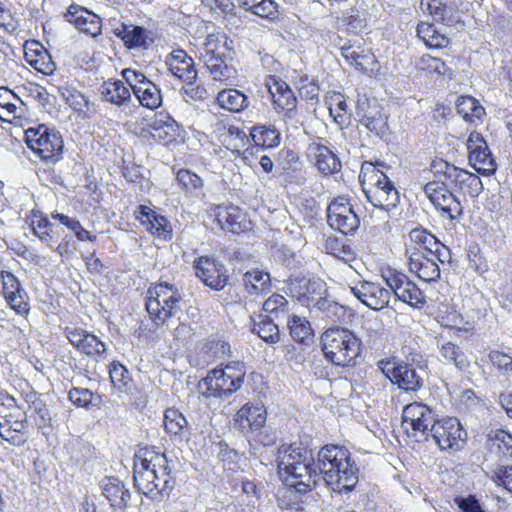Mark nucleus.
I'll list each match as a JSON object with an SVG mask.
<instances>
[{"label":"nucleus","instance_id":"nucleus-1","mask_svg":"<svg viewBox=\"0 0 512 512\" xmlns=\"http://www.w3.org/2000/svg\"><path fill=\"white\" fill-rule=\"evenodd\" d=\"M170 472L165 454L145 451L136 456L134 485L153 501H163L169 497L175 484Z\"/></svg>","mask_w":512,"mask_h":512},{"label":"nucleus","instance_id":"nucleus-2","mask_svg":"<svg viewBox=\"0 0 512 512\" xmlns=\"http://www.w3.org/2000/svg\"><path fill=\"white\" fill-rule=\"evenodd\" d=\"M321 481L334 492H350L358 482V468L349 451L338 445H326L318 452Z\"/></svg>","mask_w":512,"mask_h":512},{"label":"nucleus","instance_id":"nucleus-3","mask_svg":"<svg viewBox=\"0 0 512 512\" xmlns=\"http://www.w3.org/2000/svg\"><path fill=\"white\" fill-rule=\"evenodd\" d=\"M278 467L286 485L301 494L313 490L321 481L312 453L296 445L282 447L279 450Z\"/></svg>","mask_w":512,"mask_h":512},{"label":"nucleus","instance_id":"nucleus-4","mask_svg":"<svg viewBox=\"0 0 512 512\" xmlns=\"http://www.w3.org/2000/svg\"><path fill=\"white\" fill-rule=\"evenodd\" d=\"M382 164L364 162L359 175L367 200L376 208L390 212L400 202V194L394 182L379 168Z\"/></svg>","mask_w":512,"mask_h":512},{"label":"nucleus","instance_id":"nucleus-5","mask_svg":"<svg viewBox=\"0 0 512 512\" xmlns=\"http://www.w3.org/2000/svg\"><path fill=\"white\" fill-rule=\"evenodd\" d=\"M245 374L246 369L241 362H231L224 368H215L199 381V393L205 398H227L241 388Z\"/></svg>","mask_w":512,"mask_h":512},{"label":"nucleus","instance_id":"nucleus-6","mask_svg":"<svg viewBox=\"0 0 512 512\" xmlns=\"http://www.w3.org/2000/svg\"><path fill=\"white\" fill-rule=\"evenodd\" d=\"M321 343L325 358L334 365L351 366L360 354V342L348 329H327L321 335Z\"/></svg>","mask_w":512,"mask_h":512},{"label":"nucleus","instance_id":"nucleus-7","mask_svg":"<svg viewBox=\"0 0 512 512\" xmlns=\"http://www.w3.org/2000/svg\"><path fill=\"white\" fill-rule=\"evenodd\" d=\"M146 310L157 325H162L179 310L182 300L178 289L169 283H159L147 292Z\"/></svg>","mask_w":512,"mask_h":512},{"label":"nucleus","instance_id":"nucleus-8","mask_svg":"<svg viewBox=\"0 0 512 512\" xmlns=\"http://www.w3.org/2000/svg\"><path fill=\"white\" fill-rule=\"evenodd\" d=\"M431 169L435 176L444 177L445 181L457 187L463 194L472 198L478 197L483 190L479 176L461 169L445 160L433 161Z\"/></svg>","mask_w":512,"mask_h":512},{"label":"nucleus","instance_id":"nucleus-9","mask_svg":"<svg viewBox=\"0 0 512 512\" xmlns=\"http://www.w3.org/2000/svg\"><path fill=\"white\" fill-rule=\"evenodd\" d=\"M0 437L15 446H21L29 438L27 411L20 406L0 407Z\"/></svg>","mask_w":512,"mask_h":512},{"label":"nucleus","instance_id":"nucleus-10","mask_svg":"<svg viewBox=\"0 0 512 512\" xmlns=\"http://www.w3.org/2000/svg\"><path fill=\"white\" fill-rule=\"evenodd\" d=\"M27 145L43 160L56 161L63 152V140L59 132L45 125L29 128L25 132Z\"/></svg>","mask_w":512,"mask_h":512},{"label":"nucleus","instance_id":"nucleus-11","mask_svg":"<svg viewBox=\"0 0 512 512\" xmlns=\"http://www.w3.org/2000/svg\"><path fill=\"white\" fill-rule=\"evenodd\" d=\"M436 420L434 413L425 404L413 402L406 405L402 412V427L408 436L416 441L427 440L430 428Z\"/></svg>","mask_w":512,"mask_h":512},{"label":"nucleus","instance_id":"nucleus-12","mask_svg":"<svg viewBox=\"0 0 512 512\" xmlns=\"http://www.w3.org/2000/svg\"><path fill=\"white\" fill-rule=\"evenodd\" d=\"M423 191L442 217L453 221L463 215L461 202L448 189V185L444 181H430L424 185Z\"/></svg>","mask_w":512,"mask_h":512},{"label":"nucleus","instance_id":"nucleus-13","mask_svg":"<svg viewBox=\"0 0 512 512\" xmlns=\"http://www.w3.org/2000/svg\"><path fill=\"white\" fill-rule=\"evenodd\" d=\"M441 450L459 451L466 443L467 433L457 418L437 420L430 428V434Z\"/></svg>","mask_w":512,"mask_h":512},{"label":"nucleus","instance_id":"nucleus-14","mask_svg":"<svg viewBox=\"0 0 512 512\" xmlns=\"http://www.w3.org/2000/svg\"><path fill=\"white\" fill-rule=\"evenodd\" d=\"M439 251L442 252V250ZM432 254L431 256L422 252H413L408 257L410 271L425 282L438 280L441 274L439 263L445 264L450 259L448 248L445 249V254L441 253L442 256L434 252Z\"/></svg>","mask_w":512,"mask_h":512},{"label":"nucleus","instance_id":"nucleus-15","mask_svg":"<svg viewBox=\"0 0 512 512\" xmlns=\"http://www.w3.org/2000/svg\"><path fill=\"white\" fill-rule=\"evenodd\" d=\"M466 146L469 163L477 172L484 175H491L496 171V161L480 133H470Z\"/></svg>","mask_w":512,"mask_h":512},{"label":"nucleus","instance_id":"nucleus-16","mask_svg":"<svg viewBox=\"0 0 512 512\" xmlns=\"http://www.w3.org/2000/svg\"><path fill=\"white\" fill-rule=\"evenodd\" d=\"M385 281L398 300L417 309H421L425 306V294L414 282L409 280L406 275L401 273L390 274L385 278Z\"/></svg>","mask_w":512,"mask_h":512},{"label":"nucleus","instance_id":"nucleus-17","mask_svg":"<svg viewBox=\"0 0 512 512\" xmlns=\"http://www.w3.org/2000/svg\"><path fill=\"white\" fill-rule=\"evenodd\" d=\"M351 293L365 306L373 310H381L388 306L392 290L384 288L381 284L360 281L350 287Z\"/></svg>","mask_w":512,"mask_h":512},{"label":"nucleus","instance_id":"nucleus-18","mask_svg":"<svg viewBox=\"0 0 512 512\" xmlns=\"http://www.w3.org/2000/svg\"><path fill=\"white\" fill-rule=\"evenodd\" d=\"M2 294L7 304L19 315L29 313L27 294L19 279L10 271L1 270Z\"/></svg>","mask_w":512,"mask_h":512},{"label":"nucleus","instance_id":"nucleus-19","mask_svg":"<svg viewBox=\"0 0 512 512\" xmlns=\"http://www.w3.org/2000/svg\"><path fill=\"white\" fill-rule=\"evenodd\" d=\"M268 92L272 98L273 107L277 113H284L287 118L293 117L297 99L288 84L274 77H270L266 83Z\"/></svg>","mask_w":512,"mask_h":512},{"label":"nucleus","instance_id":"nucleus-20","mask_svg":"<svg viewBox=\"0 0 512 512\" xmlns=\"http://www.w3.org/2000/svg\"><path fill=\"white\" fill-rule=\"evenodd\" d=\"M196 276L207 286L215 290L223 289L228 280L225 266L219 261L202 256L195 264Z\"/></svg>","mask_w":512,"mask_h":512},{"label":"nucleus","instance_id":"nucleus-21","mask_svg":"<svg viewBox=\"0 0 512 512\" xmlns=\"http://www.w3.org/2000/svg\"><path fill=\"white\" fill-rule=\"evenodd\" d=\"M307 155L310 162L324 175L334 174L341 169V162L337 155L321 143H310L307 148Z\"/></svg>","mask_w":512,"mask_h":512},{"label":"nucleus","instance_id":"nucleus-22","mask_svg":"<svg viewBox=\"0 0 512 512\" xmlns=\"http://www.w3.org/2000/svg\"><path fill=\"white\" fill-rule=\"evenodd\" d=\"M235 422L243 433L257 435L265 426L266 409L264 406L245 404L237 411Z\"/></svg>","mask_w":512,"mask_h":512},{"label":"nucleus","instance_id":"nucleus-23","mask_svg":"<svg viewBox=\"0 0 512 512\" xmlns=\"http://www.w3.org/2000/svg\"><path fill=\"white\" fill-rule=\"evenodd\" d=\"M67 338L71 345L88 356H101L106 351V345L84 329L67 328Z\"/></svg>","mask_w":512,"mask_h":512},{"label":"nucleus","instance_id":"nucleus-24","mask_svg":"<svg viewBox=\"0 0 512 512\" xmlns=\"http://www.w3.org/2000/svg\"><path fill=\"white\" fill-rule=\"evenodd\" d=\"M165 64L171 74L180 80L190 82L197 78L194 60L182 49L173 50L167 55Z\"/></svg>","mask_w":512,"mask_h":512},{"label":"nucleus","instance_id":"nucleus-25","mask_svg":"<svg viewBox=\"0 0 512 512\" xmlns=\"http://www.w3.org/2000/svg\"><path fill=\"white\" fill-rule=\"evenodd\" d=\"M410 245L407 249V252H422L426 255H433L432 253H437L439 256L442 250V253L445 254V249L447 248L444 244L437 240V238L422 228H415L409 233Z\"/></svg>","mask_w":512,"mask_h":512},{"label":"nucleus","instance_id":"nucleus-26","mask_svg":"<svg viewBox=\"0 0 512 512\" xmlns=\"http://www.w3.org/2000/svg\"><path fill=\"white\" fill-rule=\"evenodd\" d=\"M116 35L129 49H147L153 43L150 31L132 24H122L116 29Z\"/></svg>","mask_w":512,"mask_h":512},{"label":"nucleus","instance_id":"nucleus-27","mask_svg":"<svg viewBox=\"0 0 512 512\" xmlns=\"http://www.w3.org/2000/svg\"><path fill=\"white\" fill-rule=\"evenodd\" d=\"M103 496L110 502L113 509L124 510L130 500V492L115 477H105L100 484Z\"/></svg>","mask_w":512,"mask_h":512},{"label":"nucleus","instance_id":"nucleus-28","mask_svg":"<svg viewBox=\"0 0 512 512\" xmlns=\"http://www.w3.org/2000/svg\"><path fill=\"white\" fill-rule=\"evenodd\" d=\"M66 17L70 23H73L83 33L96 36L101 32L100 18L86 9L71 6Z\"/></svg>","mask_w":512,"mask_h":512},{"label":"nucleus","instance_id":"nucleus-29","mask_svg":"<svg viewBox=\"0 0 512 512\" xmlns=\"http://www.w3.org/2000/svg\"><path fill=\"white\" fill-rule=\"evenodd\" d=\"M391 374V380L403 390L417 391L423 385L422 376L409 364L401 363L396 365L393 367Z\"/></svg>","mask_w":512,"mask_h":512},{"label":"nucleus","instance_id":"nucleus-30","mask_svg":"<svg viewBox=\"0 0 512 512\" xmlns=\"http://www.w3.org/2000/svg\"><path fill=\"white\" fill-rule=\"evenodd\" d=\"M341 55L349 65L361 71H366L368 66L375 61V56L369 50L351 43H346L341 47Z\"/></svg>","mask_w":512,"mask_h":512},{"label":"nucleus","instance_id":"nucleus-31","mask_svg":"<svg viewBox=\"0 0 512 512\" xmlns=\"http://www.w3.org/2000/svg\"><path fill=\"white\" fill-rule=\"evenodd\" d=\"M219 106L229 112L239 113L247 109L250 105L246 94L238 89H224L216 97Z\"/></svg>","mask_w":512,"mask_h":512},{"label":"nucleus","instance_id":"nucleus-32","mask_svg":"<svg viewBox=\"0 0 512 512\" xmlns=\"http://www.w3.org/2000/svg\"><path fill=\"white\" fill-rule=\"evenodd\" d=\"M103 100L117 106L124 105L131 100V93L126 84L121 80L110 79L101 86Z\"/></svg>","mask_w":512,"mask_h":512},{"label":"nucleus","instance_id":"nucleus-33","mask_svg":"<svg viewBox=\"0 0 512 512\" xmlns=\"http://www.w3.org/2000/svg\"><path fill=\"white\" fill-rule=\"evenodd\" d=\"M325 103L329 110V115L340 127L347 125L350 119V111L345 97L335 91L328 92L325 96Z\"/></svg>","mask_w":512,"mask_h":512},{"label":"nucleus","instance_id":"nucleus-34","mask_svg":"<svg viewBox=\"0 0 512 512\" xmlns=\"http://www.w3.org/2000/svg\"><path fill=\"white\" fill-rule=\"evenodd\" d=\"M242 282L249 294H263L271 288L270 274L258 268L246 271L243 274Z\"/></svg>","mask_w":512,"mask_h":512},{"label":"nucleus","instance_id":"nucleus-35","mask_svg":"<svg viewBox=\"0 0 512 512\" xmlns=\"http://www.w3.org/2000/svg\"><path fill=\"white\" fill-rule=\"evenodd\" d=\"M458 114L466 121L474 125L482 122L485 109L471 96H460L456 102Z\"/></svg>","mask_w":512,"mask_h":512},{"label":"nucleus","instance_id":"nucleus-36","mask_svg":"<svg viewBox=\"0 0 512 512\" xmlns=\"http://www.w3.org/2000/svg\"><path fill=\"white\" fill-rule=\"evenodd\" d=\"M250 136L257 147L273 148L280 143V133L273 125H255L250 130Z\"/></svg>","mask_w":512,"mask_h":512},{"label":"nucleus","instance_id":"nucleus-37","mask_svg":"<svg viewBox=\"0 0 512 512\" xmlns=\"http://www.w3.org/2000/svg\"><path fill=\"white\" fill-rule=\"evenodd\" d=\"M416 32L417 36L430 48H442L447 46L449 42L444 32L428 22L419 23Z\"/></svg>","mask_w":512,"mask_h":512},{"label":"nucleus","instance_id":"nucleus-38","mask_svg":"<svg viewBox=\"0 0 512 512\" xmlns=\"http://www.w3.org/2000/svg\"><path fill=\"white\" fill-rule=\"evenodd\" d=\"M178 131L176 122L167 117L166 120L161 118L154 119L148 125V132L150 136L158 141L169 142L175 139Z\"/></svg>","mask_w":512,"mask_h":512},{"label":"nucleus","instance_id":"nucleus-39","mask_svg":"<svg viewBox=\"0 0 512 512\" xmlns=\"http://www.w3.org/2000/svg\"><path fill=\"white\" fill-rule=\"evenodd\" d=\"M134 95L139 103L150 110L157 109L162 104L161 91L153 82H145L135 90Z\"/></svg>","mask_w":512,"mask_h":512},{"label":"nucleus","instance_id":"nucleus-40","mask_svg":"<svg viewBox=\"0 0 512 512\" xmlns=\"http://www.w3.org/2000/svg\"><path fill=\"white\" fill-rule=\"evenodd\" d=\"M176 180L186 195L203 197V180L190 170L181 169L176 174Z\"/></svg>","mask_w":512,"mask_h":512},{"label":"nucleus","instance_id":"nucleus-41","mask_svg":"<svg viewBox=\"0 0 512 512\" xmlns=\"http://www.w3.org/2000/svg\"><path fill=\"white\" fill-rule=\"evenodd\" d=\"M163 423L165 430L170 435L183 436L189 433L188 421L177 409H166Z\"/></svg>","mask_w":512,"mask_h":512},{"label":"nucleus","instance_id":"nucleus-42","mask_svg":"<svg viewBox=\"0 0 512 512\" xmlns=\"http://www.w3.org/2000/svg\"><path fill=\"white\" fill-rule=\"evenodd\" d=\"M109 376L113 386L121 393L130 394L134 388L127 368L119 362H113L109 368Z\"/></svg>","mask_w":512,"mask_h":512},{"label":"nucleus","instance_id":"nucleus-43","mask_svg":"<svg viewBox=\"0 0 512 512\" xmlns=\"http://www.w3.org/2000/svg\"><path fill=\"white\" fill-rule=\"evenodd\" d=\"M258 318L259 321L251 318L252 331L267 343H277L280 339L278 325L262 315H259Z\"/></svg>","mask_w":512,"mask_h":512},{"label":"nucleus","instance_id":"nucleus-44","mask_svg":"<svg viewBox=\"0 0 512 512\" xmlns=\"http://www.w3.org/2000/svg\"><path fill=\"white\" fill-rule=\"evenodd\" d=\"M287 326L291 337L297 342L304 343L312 336L310 322L305 317L295 314L288 316Z\"/></svg>","mask_w":512,"mask_h":512},{"label":"nucleus","instance_id":"nucleus-45","mask_svg":"<svg viewBox=\"0 0 512 512\" xmlns=\"http://www.w3.org/2000/svg\"><path fill=\"white\" fill-rule=\"evenodd\" d=\"M314 307L332 323L340 322L346 314V310L342 305L326 297H319L314 303Z\"/></svg>","mask_w":512,"mask_h":512},{"label":"nucleus","instance_id":"nucleus-46","mask_svg":"<svg viewBox=\"0 0 512 512\" xmlns=\"http://www.w3.org/2000/svg\"><path fill=\"white\" fill-rule=\"evenodd\" d=\"M440 354L445 360L451 362L460 370L466 369L470 364L461 348L454 343H443L440 346Z\"/></svg>","mask_w":512,"mask_h":512},{"label":"nucleus","instance_id":"nucleus-47","mask_svg":"<svg viewBox=\"0 0 512 512\" xmlns=\"http://www.w3.org/2000/svg\"><path fill=\"white\" fill-rule=\"evenodd\" d=\"M427 10L435 21L444 26H452L456 22L452 7L439 0H432L428 3Z\"/></svg>","mask_w":512,"mask_h":512},{"label":"nucleus","instance_id":"nucleus-48","mask_svg":"<svg viewBox=\"0 0 512 512\" xmlns=\"http://www.w3.org/2000/svg\"><path fill=\"white\" fill-rule=\"evenodd\" d=\"M488 359L501 376L505 378L512 376V356L510 354L494 349L488 353Z\"/></svg>","mask_w":512,"mask_h":512},{"label":"nucleus","instance_id":"nucleus-49","mask_svg":"<svg viewBox=\"0 0 512 512\" xmlns=\"http://www.w3.org/2000/svg\"><path fill=\"white\" fill-rule=\"evenodd\" d=\"M328 224L331 228L348 235L356 231L359 226V218L356 213L334 216L333 218L327 217Z\"/></svg>","mask_w":512,"mask_h":512},{"label":"nucleus","instance_id":"nucleus-50","mask_svg":"<svg viewBox=\"0 0 512 512\" xmlns=\"http://www.w3.org/2000/svg\"><path fill=\"white\" fill-rule=\"evenodd\" d=\"M263 310L279 319L288 315L289 302L283 295L274 293L263 303Z\"/></svg>","mask_w":512,"mask_h":512},{"label":"nucleus","instance_id":"nucleus-51","mask_svg":"<svg viewBox=\"0 0 512 512\" xmlns=\"http://www.w3.org/2000/svg\"><path fill=\"white\" fill-rule=\"evenodd\" d=\"M205 66L215 81L228 84L235 77V70L229 67L222 58H217V61H213Z\"/></svg>","mask_w":512,"mask_h":512},{"label":"nucleus","instance_id":"nucleus-52","mask_svg":"<svg viewBox=\"0 0 512 512\" xmlns=\"http://www.w3.org/2000/svg\"><path fill=\"white\" fill-rule=\"evenodd\" d=\"M144 225L152 235L160 239L168 240L171 238L172 228L169 221L162 215L156 214Z\"/></svg>","mask_w":512,"mask_h":512},{"label":"nucleus","instance_id":"nucleus-53","mask_svg":"<svg viewBox=\"0 0 512 512\" xmlns=\"http://www.w3.org/2000/svg\"><path fill=\"white\" fill-rule=\"evenodd\" d=\"M218 48V37L214 34L206 36L203 45L199 48V59L206 65L221 58L216 50Z\"/></svg>","mask_w":512,"mask_h":512},{"label":"nucleus","instance_id":"nucleus-54","mask_svg":"<svg viewBox=\"0 0 512 512\" xmlns=\"http://www.w3.org/2000/svg\"><path fill=\"white\" fill-rule=\"evenodd\" d=\"M52 224L44 216H34L32 219V229L34 235H36L41 241L51 246L53 243V237L50 234Z\"/></svg>","mask_w":512,"mask_h":512},{"label":"nucleus","instance_id":"nucleus-55","mask_svg":"<svg viewBox=\"0 0 512 512\" xmlns=\"http://www.w3.org/2000/svg\"><path fill=\"white\" fill-rule=\"evenodd\" d=\"M26 411L27 415L29 414L30 417H34L39 428L46 426L51 420L47 407L41 401L33 402Z\"/></svg>","mask_w":512,"mask_h":512},{"label":"nucleus","instance_id":"nucleus-56","mask_svg":"<svg viewBox=\"0 0 512 512\" xmlns=\"http://www.w3.org/2000/svg\"><path fill=\"white\" fill-rule=\"evenodd\" d=\"M355 213L352 205L348 199L344 197H337L333 199L327 208V217L333 218L334 216L339 217L340 215Z\"/></svg>","mask_w":512,"mask_h":512},{"label":"nucleus","instance_id":"nucleus-57","mask_svg":"<svg viewBox=\"0 0 512 512\" xmlns=\"http://www.w3.org/2000/svg\"><path fill=\"white\" fill-rule=\"evenodd\" d=\"M304 282L306 291L301 293V295L308 300L316 302L317 299L322 297V294L326 292L325 283L319 278L307 279L304 280Z\"/></svg>","mask_w":512,"mask_h":512},{"label":"nucleus","instance_id":"nucleus-58","mask_svg":"<svg viewBox=\"0 0 512 512\" xmlns=\"http://www.w3.org/2000/svg\"><path fill=\"white\" fill-rule=\"evenodd\" d=\"M491 479L497 486H503L507 491L512 493V465L496 468L493 471Z\"/></svg>","mask_w":512,"mask_h":512},{"label":"nucleus","instance_id":"nucleus-59","mask_svg":"<svg viewBox=\"0 0 512 512\" xmlns=\"http://www.w3.org/2000/svg\"><path fill=\"white\" fill-rule=\"evenodd\" d=\"M182 97L185 102L200 101L207 98V90L199 85H195L193 81L187 82L182 90Z\"/></svg>","mask_w":512,"mask_h":512},{"label":"nucleus","instance_id":"nucleus-60","mask_svg":"<svg viewBox=\"0 0 512 512\" xmlns=\"http://www.w3.org/2000/svg\"><path fill=\"white\" fill-rule=\"evenodd\" d=\"M440 323L442 326L456 329V330H466L467 322L464 321V318L461 314L456 312L455 310L446 311L442 315H440Z\"/></svg>","mask_w":512,"mask_h":512},{"label":"nucleus","instance_id":"nucleus-61","mask_svg":"<svg viewBox=\"0 0 512 512\" xmlns=\"http://www.w3.org/2000/svg\"><path fill=\"white\" fill-rule=\"evenodd\" d=\"M69 400L77 407H87L93 401V393L86 388H72L69 391Z\"/></svg>","mask_w":512,"mask_h":512},{"label":"nucleus","instance_id":"nucleus-62","mask_svg":"<svg viewBox=\"0 0 512 512\" xmlns=\"http://www.w3.org/2000/svg\"><path fill=\"white\" fill-rule=\"evenodd\" d=\"M252 13L261 18L275 20L279 15L278 4L273 0H262Z\"/></svg>","mask_w":512,"mask_h":512},{"label":"nucleus","instance_id":"nucleus-63","mask_svg":"<svg viewBox=\"0 0 512 512\" xmlns=\"http://www.w3.org/2000/svg\"><path fill=\"white\" fill-rule=\"evenodd\" d=\"M455 503L461 512H486L474 495L455 498Z\"/></svg>","mask_w":512,"mask_h":512},{"label":"nucleus","instance_id":"nucleus-64","mask_svg":"<svg viewBox=\"0 0 512 512\" xmlns=\"http://www.w3.org/2000/svg\"><path fill=\"white\" fill-rule=\"evenodd\" d=\"M122 76L131 87L133 93H135V90H138L140 85L150 81L142 72L130 68L124 69Z\"/></svg>","mask_w":512,"mask_h":512}]
</instances>
